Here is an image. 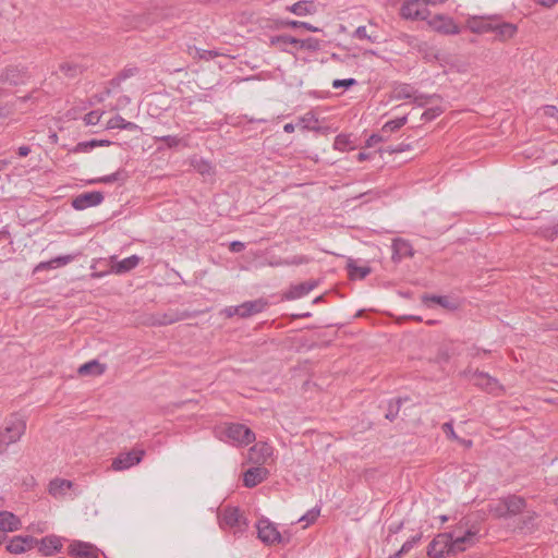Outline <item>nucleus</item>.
<instances>
[{
    "label": "nucleus",
    "mask_w": 558,
    "mask_h": 558,
    "mask_svg": "<svg viewBox=\"0 0 558 558\" xmlns=\"http://www.w3.org/2000/svg\"><path fill=\"white\" fill-rule=\"evenodd\" d=\"M283 24L286 26L293 27V28L303 27V28H305V29H307L310 32H313V33H317V32L320 31L318 27L313 26L310 23L301 22V21L288 20V21L283 22Z\"/></svg>",
    "instance_id": "nucleus-43"
},
{
    "label": "nucleus",
    "mask_w": 558,
    "mask_h": 558,
    "mask_svg": "<svg viewBox=\"0 0 558 558\" xmlns=\"http://www.w3.org/2000/svg\"><path fill=\"white\" fill-rule=\"evenodd\" d=\"M72 482L63 478H54L49 483V493L53 497H60L72 487Z\"/></svg>",
    "instance_id": "nucleus-25"
},
{
    "label": "nucleus",
    "mask_w": 558,
    "mask_h": 558,
    "mask_svg": "<svg viewBox=\"0 0 558 558\" xmlns=\"http://www.w3.org/2000/svg\"><path fill=\"white\" fill-rule=\"evenodd\" d=\"M26 430V422L22 417H11L2 432H0V453L4 452L11 444L21 439Z\"/></svg>",
    "instance_id": "nucleus-2"
},
{
    "label": "nucleus",
    "mask_w": 558,
    "mask_h": 558,
    "mask_svg": "<svg viewBox=\"0 0 558 558\" xmlns=\"http://www.w3.org/2000/svg\"><path fill=\"white\" fill-rule=\"evenodd\" d=\"M347 268L349 276L352 279H364L371 274V268L368 266H357L352 259H349Z\"/></svg>",
    "instance_id": "nucleus-30"
},
{
    "label": "nucleus",
    "mask_w": 558,
    "mask_h": 558,
    "mask_svg": "<svg viewBox=\"0 0 558 558\" xmlns=\"http://www.w3.org/2000/svg\"><path fill=\"white\" fill-rule=\"evenodd\" d=\"M506 501V511L508 512V518L518 515L523 512L526 507V501L523 497L518 495H508L505 496Z\"/></svg>",
    "instance_id": "nucleus-17"
},
{
    "label": "nucleus",
    "mask_w": 558,
    "mask_h": 558,
    "mask_svg": "<svg viewBox=\"0 0 558 558\" xmlns=\"http://www.w3.org/2000/svg\"><path fill=\"white\" fill-rule=\"evenodd\" d=\"M423 302L427 305L429 303L438 304L445 308H454L452 302L447 296H440V295H424L422 298Z\"/></svg>",
    "instance_id": "nucleus-34"
},
{
    "label": "nucleus",
    "mask_w": 558,
    "mask_h": 558,
    "mask_svg": "<svg viewBox=\"0 0 558 558\" xmlns=\"http://www.w3.org/2000/svg\"><path fill=\"white\" fill-rule=\"evenodd\" d=\"M317 123V118L312 113H306L299 120V124H301L304 130L318 131L319 128L316 126Z\"/></svg>",
    "instance_id": "nucleus-39"
},
{
    "label": "nucleus",
    "mask_w": 558,
    "mask_h": 558,
    "mask_svg": "<svg viewBox=\"0 0 558 558\" xmlns=\"http://www.w3.org/2000/svg\"><path fill=\"white\" fill-rule=\"evenodd\" d=\"M400 40H402L404 44H407L408 46H410L411 48H413V49H415L417 51H423L426 48V44L425 43L421 41L415 36H412V35H409V34L401 35L400 36Z\"/></svg>",
    "instance_id": "nucleus-37"
},
{
    "label": "nucleus",
    "mask_w": 558,
    "mask_h": 558,
    "mask_svg": "<svg viewBox=\"0 0 558 558\" xmlns=\"http://www.w3.org/2000/svg\"><path fill=\"white\" fill-rule=\"evenodd\" d=\"M144 454L145 451L142 449H133L129 452L120 453L117 458L113 459L111 469L113 471L128 470L131 466L138 464L142 461Z\"/></svg>",
    "instance_id": "nucleus-7"
},
{
    "label": "nucleus",
    "mask_w": 558,
    "mask_h": 558,
    "mask_svg": "<svg viewBox=\"0 0 558 558\" xmlns=\"http://www.w3.org/2000/svg\"><path fill=\"white\" fill-rule=\"evenodd\" d=\"M242 515L238 508H226L222 513L221 523L229 527H234L240 524Z\"/></svg>",
    "instance_id": "nucleus-26"
},
{
    "label": "nucleus",
    "mask_w": 558,
    "mask_h": 558,
    "mask_svg": "<svg viewBox=\"0 0 558 558\" xmlns=\"http://www.w3.org/2000/svg\"><path fill=\"white\" fill-rule=\"evenodd\" d=\"M400 14L405 20H425L428 10L421 0H405L400 9Z\"/></svg>",
    "instance_id": "nucleus-8"
},
{
    "label": "nucleus",
    "mask_w": 558,
    "mask_h": 558,
    "mask_svg": "<svg viewBox=\"0 0 558 558\" xmlns=\"http://www.w3.org/2000/svg\"><path fill=\"white\" fill-rule=\"evenodd\" d=\"M225 313L228 317H232L234 315L240 316V305L236 306H228L225 310Z\"/></svg>",
    "instance_id": "nucleus-60"
},
{
    "label": "nucleus",
    "mask_w": 558,
    "mask_h": 558,
    "mask_svg": "<svg viewBox=\"0 0 558 558\" xmlns=\"http://www.w3.org/2000/svg\"><path fill=\"white\" fill-rule=\"evenodd\" d=\"M71 260H72V256H70V255L59 256L49 262L40 263L37 266V269H48V268H51L54 264H57V266H64L68 263H70Z\"/></svg>",
    "instance_id": "nucleus-38"
},
{
    "label": "nucleus",
    "mask_w": 558,
    "mask_h": 558,
    "mask_svg": "<svg viewBox=\"0 0 558 558\" xmlns=\"http://www.w3.org/2000/svg\"><path fill=\"white\" fill-rule=\"evenodd\" d=\"M450 356H451V353L448 348H440L437 353L436 361L438 363L448 362Z\"/></svg>",
    "instance_id": "nucleus-56"
},
{
    "label": "nucleus",
    "mask_w": 558,
    "mask_h": 558,
    "mask_svg": "<svg viewBox=\"0 0 558 558\" xmlns=\"http://www.w3.org/2000/svg\"><path fill=\"white\" fill-rule=\"evenodd\" d=\"M317 287V281L311 280L302 283L291 286L289 291L284 294L287 300H296L308 294L313 289Z\"/></svg>",
    "instance_id": "nucleus-16"
},
{
    "label": "nucleus",
    "mask_w": 558,
    "mask_h": 558,
    "mask_svg": "<svg viewBox=\"0 0 558 558\" xmlns=\"http://www.w3.org/2000/svg\"><path fill=\"white\" fill-rule=\"evenodd\" d=\"M353 37H355L357 39H367L371 43H375L376 38H377L376 36L369 35L367 33L366 26H359L355 29Z\"/></svg>",
    "instance_id": "nucleus-48"
},
{
    "label": "nucleus",
    "mask_w": 558,
    "mask_h": 558,
    "mask_svg": "<svg viewBox=\"0 0 558 558\" xmlns=\"http://www.w3.org/2000/svg\"><path fill=\"white\" fill-rule=\"evenodd\" d=\"M350 135L339 134L336 136L333 142V148L339 151H345L348 149H354Z\"/></svg>",
    "instance_id": "nucleus-33"
},
{
    "label": "nucleus",
    "mask_w": 558,
    "mask_h": 558,
    "mask_svg": "<svg viewBox=\"0 0 558 558\" xmlns=\"http://www.w3.org/2000/svg\"><path fill=\"white\" fill-rule=\"evenodd\" d=\"M267 474L268 471L265 468H251L244 473L243 484L248 488L255 487L266 478Z\"/></svg>",
    "instance_id": "nucleus-15"
},
{
    "label": "nucleus",
    "mask_w": 558,
    "mask_h": 558,
    "mask_svg": "<svg viewBox=\"0 0 558 558\" xmlns=\"http://www.w3.org/2000/svg\"><path fill=\"white\" fill-rule=\"evenodd\" d=\"M296 46L308 50H316L320 45L318 39L310 37L307 39H300Z\"/></svg>",
    "instance_id": "nucleus-45"
},
{
    "label": "nucleus",
    "mask_w": 558,
    "mask_h": 558,
    "mask_svg": "<svg viewBox=\"0 0 558 558\" xmlns=\"http://www.w3.org/2000/svg\"><path fill=\"white\" fill-rule=\"evenodd\" d=\"M429 25L434 31L444 35H457L460 33L459 26L449 16L436 15L430 20Z\"/></svg>",
    "instance_id": "nucleus-10"
},
{
    "label": "nucleus",
    "mask_w": 558,
    "mask_h": 558,
    "mask_svg": "<svg viewBox=\"0 0 558 558\" xmlns=\"http://www.w3.org/2000/svg\"><path fill=\"white\" fill-rule=\"evenodd\" d=\"M356 83H357V82H356V80H355V78H344V80H339V78H337V80H335V81L332 82V87H333V88H336V89H338V88H342V87H343V88H349V87H351V86L356 85Z\"/></svg>",
    "instance_id": "nucleus-50"
},
{
    "label": "nucleus",
    "mask_w": 558,
    "mask_h": 558,
    "mask_svg": "<svg viewBox=\"0 0 558 558\" xmlns=\"http://www.w3.org/2000/svg\"><path fill=\"white\" fill-rule=\"evenodd\" d=\"M230 250L234 253H239L241 251L244 250V243L240 242V241H233L231 244H230Z\"/></svg>",
    "instance_id": "nucleus-63"
},
{
    "label": "nucleus",
    "mask_w": 558,
    "mask_h": 558,
    "mask_svg": "<svg viewBox=\"0 0 558 558\" xmlns=\"http://www.w3.org/2000/svg\"><path fill=\"white\" fill-rule=\"evenodd\" d=\"M260 453H262L263 459H266V458H268V457H270V456H271V453H272V449H271V447H270V446H268L267 444H263V445L260 446Z\"/></svg>",
    "instance_id": "nucleus-62"
},
{
    "label": "nucleus",
    "mask_w": 558,
    "mask_h": 558,
    "mask_svg": "<svg viewBox=\"0 0 558 558\" xmlns=\"http://www.w3.org/2000/svg\"><path fill=\"white\" fill-rule=\"evenodd\" d=\"M257 537L265 545L288 544L291 534L288 532L280 533L276 523L268 518H260L256 523Z\"/></svg>",
    "instance_id": "nucleus-1"
},
{
    "label": "nucleus",
    "mask_w": 558,
    "mask_h": 558,
    "mask_svg": "<svg viewBox=\"0 0 558 558\" xmlns=\"http://www.w3.org/2000/svg\"><path fill=\"white\" fill-rule=\"evenodd\" d=\"M287 10L298 16H305L315 13V5L312 1H298L292 5L287 7Z\"/></svg>",
    "instance_id": "nucleus-24"
},
{
    "label": "nucleus",
    "mask_w": 558,
    "mask_h": 558,
    "mask_svg": "<svg viewBox=\"0 0 558 558\" xmlns=\"http://www.w3.org/2000/svg\"><path fill=\"white\" fill-rule=\"evenodd\" d=\"M69 555L75 558H98L97 548L89 543L76 541L69 546Z\"/></svg>",
    "instance_id": "nucleus-11"
},
{
    "label": "nucleus",
    "mask_w": 558,
    "mask_h": 558,
    "mask_svg": "<svg viewBox=\"0 0 558 558\" xmlns=\"http://www.w3.org/2000/svg\"><path fill=\"white\" fill-rule=\"evenodd\" d=\"M395 96L397 99H411L418 106H425L432 96L416 95L414 88L408 84H402L395 89Z\"/></svg>",
    "instance_id": "nucleus-13"
},
{
    "label": "nucleus",
    "mask_w": 558,
    "mask_h": 558,
    "mask_svg": "<svg viewBox=\"0 0 558 558\" xmlns=\"http://www.w3.org/2000/svg\"><path fill=\"white\" fill-rule=\"evenodd\" d=\"M267 265L270 267H281L287 266L286 258H274L267 262Z\"/></svg>",
    "instance_id": "nucleus-61"
},
{
    "label": "nucleus",
    "mask_w": 558,
    "mask_h": 558,
    "mask_svg": "<svg viewBox=\"0 0 558 558\" xmlns=\"http://www.w3.org/2000/svg\"><path fill=\"white\" fill-rule=\"evenodd\" d=\"M408 121L407 116L386 122L381 128L383 134H389L402 128Z\"/></svg>",
    "instance_id": "nucleus-35"
},
{
    "label": "nucleus",
    "mask_w": 558,
    "mask_h": 558,
    "mask_svg": "<svg viewBox=\"0 0 558 558\" xmlns=\"http://www.w3.org/2000/svg\"><path fill=\"white\" fill-rule=\"evenodd\" d=\"M466 27L475 34H484L492 32L493 29V21L487 17H477L473 16L468 19Z\"/></svg>",
    "instance_id": "nucleus-18"
},
{
    "label": "nucleus",
    "mask_w": 558,
    "mask_h": 558,
    "mask_svg": "<svg viewBox=\"0 0 558 558\" xmlns=\"http://www.w3.org/2000/svg\"><path fill=\"white\" fill-rule=\"evenodd\" d=\"M320 513V509L319 508H313L311 510H308L304 515H302L299 521L300 522H306V525L307 524H311L313 522L316 521V519L318 518Z\"/></svg>",
    "instance_id": "nucleus-47"
},
{
    "label": "nucleus",
    "mask_w": 558,
    "mask_h": 558,
    "mask_svg": "<svg viewBox=\"0 0 558 558\" xmlns=\"http://www.w3.org/2000/svg\"><path fill=\"white\" fill-rule=\"evenodd\" d=\"M412 247L410 243L402 239H396L392 242V259L400 260L403 257L412 256Z\"/></svg>",
    "instance_id": "nucleus-23"
},
{
    "label": "nucleus",
    "mask_w": 558,
    "mask_h": 558,
    "mask_svg": "<svg viewBox=\"0 0 558 558\" xmlns=\"http://www.w3.org/2000/svg\"><path fill=\"white\" fill-rule=\"evenodd\" d=\"M441 112L442 110L439 107L429 108L422 113V120L432 121L435 118H437Z\"/></svg>",
    "instance_id": "nucleus-51"
},
{
    "label": "nucleus",
    "mask_w": 558,
    "mask_h": 558,
    "mask_svg": "<svg viewBox=\"0 0 558 558\" xmlns=\"http://www.w3.org/2000/svg\"><path fill=\"white\" fill-rule=\"evenodd\" d=\"M31 153V148L28 146H20L17 149V155L20 157H26Z\"/></svg>",
    "instance_id": "nucleus-64"
},
{
    "label": "nucleus",
    "mask_w": 558,
    "mask_h": 558,
    "mask_svg": "<svg viewBox=\"0 0 558 558\" xmlns=\"http://www.w3.org/2000/svg\"><path fill=\"white\" fill-rule=\"evenodd\" d=\"M475 377H476V385L478 386H484L488 389H493V387L497 384V381L489 377L487 374H484V373H478L476 372L475 373Z\"/></svg>",
    "instance_id": "nucleus-42"
},
{
    "label": "nucleus",
    "mask_w": 558,
    "mask_h": 558,
    "mask_svg": "<svg viewBox=\"0 0 558 558\" xmlns=\"http://www.w3.org/2000/svg\"><path fill=\"white\" fill-rule=\"evenodd\" d=\"M451 542L447 534L440 533L436 535L427 546V556L429 558H446L452 555Z\"/></svg>",
    "instance_id": "nucleus-6"
},
{
    "label": "nucleus",
    "mask_w": 558,
    "mask_h": 558,
    "mask_svg": "<svg viewBox=\"0 0 558 558\" xmlns=\"http://www.w3.org/2000/svg\"><path fill=\"white\" fill-rule=\"evenodd\" d=\"M488 511L492 515L498 519L508 518V512L506 511V501L505 497H501L497 500L492 501L488 505Z\"/></svg>",
    "instance_id": "nucleus-29"
},
{
    "label": "nucleus",
    "mask_w": 558,
    "mask_h": 558,
    "mask_svg": "<svg viewBox=\"0 0 558 558\" xmlns=\"http://www.w3.org/2000/svg\"><path fill=\"white\" fill-rule=\"evenodd\" d=\"M60 71L68 77L74 78L78 76L83 69L80 64L65 62L60 65Z\"/></svg>",
    "instance_id": "nucleus-36"
},
{
    "label": "nucleus",
    "mask_w": 558,
    "mask_h": 558,
    "mask_svg": "<svg viewBox=\"0 0 558 558\" xmlns=\"http://www.w3.org/2000/svg\"><path fill=\"white\" fill-rule=\"evenodd\" d=\"M541 110L543 111V114L545 117L558 118V109L556 106L546 105V106L542 107Z\"/></svg>",
    "instance_id": "nucleus-57"
},
{
    "label": "nucleus",
    "mask_w": 558,
    "mask_h": 558,
    "mask_svg": "<svg viewBox=\"0 0 558 558\" xmlns=\"http://www.w3.org/2000/svg\"><path fill=\"white\" fill-rule=\"evenodd\" d=\"M226 434L230 440L240 446H247L255 440V434L248 427L239 423L230 424Z\"/></svg>",
    "instance_id": "nucleus-4"
},
{
    "label": "nucleus",
    "mask_w": 558,
    "mask_h": 558,
    "mask_svg": "<svg viewBox=\"0 0 558 558\" xmlns=\"http://www.w3.org/2000/svg\"><path fill=\"white\" fill-rule=\"evenodd\" d=\"M121 172L120 171H117L114 173H111L109 175H105V177H101V178H98V179H95L93 181H90L92 183H105V184H109V183H113L116 181H119L121 180Z\"/></svg>",
    "instance_id": "nucleus-49"
},
{
    "label": "nucleus",
    "mask_w": 558,
    "mask_h": 558,
    "mask_svg": "<svg viewBox=\"0 0 558 558\" xmlns=\"http://www.w3.org/2000/svg\"><path fill=\"white\" fill-rule=\"evenodd\" d=\"M191 166L202 175L213 174L211 163L202 157H197V156L192 157Z\"/></svg>",
    "instance_id": "nucleus-31"
},
{
    "label": "nucleus",
    "mask_w": 558,
    "mask_h": 558,
    "mask_svg": "<svg viewBox=\"0 0 558 558\" xmlns=\"http://www.w3.org/2000/svg\"><path fill=\"white\" fill-rule=\"evenodd\" d=\"M421 539V534L412 536L410 539L403 543L400 550L401 553L408 554Z\"/></svg>",
    "instance_id": "nucleus-52"
},
{
    "label": "nucleus",
    "mask_w": 558,
    "mask_h": 558,
    "mask_svg": "<svg viewBox=\"0 0 558 558\" xmlns=\"http://www.w3.org/2000/svg\"><path fill=\"white\" fill-rule=\"evenodd\" d=\"M385 141V137L383 134H372L367 141H366V146L367 147H372L374 145H376L377 143L379 142H383Z\"/></svg>",
    "instance_id": "nucleus-58"
},
{
    "label": "nucleus",
    "mask_w": 558,
    "mask_h": 558,
    "mask_svg": "<svg viewBox=\"0 0 558 558\" xmlns=\"http://www.w3.org/2000/svg\"><path fill=\"white\" fill-rule=\"evenodd\" d=\"M137 128H138L137 124L124 120L119 114L112 117L107 122V129H120V130L135 131Z\"/></svg>",
    "instance_id": "nucleus-28"
},
{
    "label": "nucleus",
    "mask_w": 558,
    "mask_h": 558,
    "mask_svg": "<svg viewBox=\"0 0 558 558\" xmlns=\"http://www.w3.org/2000/svg\"><path fill=\"white\" fill-rule=\"evenodd\" d=\"M106 367L100 364L98 361L93 360L89 361L78 367V374L82 376L86 375H101L104 374Z\"/></svg>",
    "instance_id": "nucleus-27"
},
{
    "label": "nucleus",
    "mask_w": 558,
    "mask_h": 558,
    "mask_svg": "<svg viewBox=\"0 0 558 558\" xmlns=\"http://www.w3.org/2000/svg\"><path fill=\"white\" fill-rule=\"evenodd\" d=\"M400 405H401V399H396V400L389 401L388 410L385 414V417L391 422L393 420H396V417L398 416L399 411H400Z\"/></svg>",
    "instance_id": "nucleus-41"
},
{
    "label": "nucleus",
    "mask_w": 558,
    "mask_h": 558,
    "mask_svg": "<svg viewBox=\"0 0 558 558\" xmlns=\"http://www.w3.org/2000/svg\"><path fill=\"white\" fill-rule=\"evenodd\" d=\"M156 141L165 143L166 146L169 148L177 147L182 143H184L185 146L187 145L184 138L179 137L177 135L158 136L156 137Z\"/></svg>",
    "instance_id": "nucleus-40"
},
{
    "label": "nucleus",
    "mask_w": 558,
    "mask_h": 558,
    "mask_svg": "<svg viewBox=\"0 0 558 558\" xmlns=\"http://www.w3.org/2000/svg\"><path fill=\"white\" fill-rule=\"evenodd\" d=\"M409 149H411V145L410 144L401 143V144H398L396 146H388L385 151H387L389 154H395V153H403V151L409 150Z\"/></svg>",
    "instance_id": "nucleus-55"
},
{
    "label": "nucleus",
    "mask_w": 558,
    "mask_h": 558,
    "mask_svg": "<svg viewBox=\"0 0 558 558\" xmlns=\"http://www.w3.org/2000/svg\"><path fill=\"white\" fill-rule=\"evenodd\" d=\"M466 527H470L468 522H459L450 532H446L448 538L450 542H453L456 539V536H463V532Z\"/></svg>",
    "instance_id": "nucleus-44"
},
{
    "label": "nucleus",
    "mask_w": 558,
    "mask_h": 558,
    "mask_svg": "<svg viewBox=\"0 0 558 558\" xmlns=\"http://www.w3.org/2000/svg\"><path fill=\"white\" fill-rule=\"evenodd\" d=\"M300 39L294 38L290 35H279L270 38V43L272 46L279 47L282 50H286L289 45L296 46Z\"/></svg>",
    "instance_id": "nucleus-32"
},
{
    "label": "nucleus",
    "mask_w": 558,
    "mask_h": 558,
    "mask_svg": "<svg viewBox=\"0 0 558 558\" xmlns=\"http://www.w3.org/2000/svg\"><path fill=\"white\" fill-rule=\"evenodd\" d=\"M104 201L101 192L93 191L77 195L72 201V207L76 210H84L89 207L97 206Z\"/></svg>",
    "instance_id": "nucleus-9"
},
{
    "label": "nucleus",
    "mask_w": 558,
    "mask_h": 558,
    "mask_svg": "<svg viewBox=\"0 0 558 558\" xmlns=\"http://www.w3.org/2000/svg\"><path fill=\"white\" fill-rule=\"evenodd\" d=\"M480 529L475 525L471 527H466L463 532V536H456V539L451 542V553L452 555H457L458 553H462L468 548L472 547L478 541Z\"/></svg>",
    "instance_id": "nucleus-5"
},
{
    "label": "nucleus",
    "mask_w": 558,
    "mask_h": 558,
    "mask_svg": "<svg viewBox=\"0 0 558 558\" xmlns=\"http://www.w3.org/2000/svg\"><path fill=\"white\" fill-rule=\"evenodd\" d=\"M517 31V25L512 23H493L492 32L496 34V37L499 40H507L512 38L515 35Z\"/></svg>",
    "instance_id": "nucleus-21"
},
{
    "label": "nucleus",
    "mask_w": 558,
    "mask_h": 558,
    "mask_svg": "<svg viewBox=\"0 0 558 558\" xmlns=\"http://www.w3.org/2000/svg\"><path fill=\"white\" fill-rule=\"evenodd\" d=\"M102 116V112L98 110H93L88 113H86L83 118L86 125H96Z\"/></svg>",
    "instance_id": "nucleus-46"
},
{
    "label": "nucleus",
    "mask_w": 558,
    "mask_h": 558,
    "mask_svg": "<svg viewBox=\"0 0 558 558\" xmlns=\"http://www.w3.org/2000/svg\"><path fill=\"white\" fill-rule=\"evenodd\" d=\"M36 543L33 536H14L7 545V550L11 554H23L32 549Z\"/></svg>",
    "instance_id": "nucleus-12"
},
{
    "label": "nucleus",
    "mask_w": 558,
    "mask_h": 558,
    "mask_svg": "<svg viewBox=\"0 0 558 558\" xmlns=\"http://www.w3.org/2000/svg\"><path fill=\"white\" fill-rule=\"evenodd\" d=\"M27 78L28 75L24 68L9 65L0 73V88L2 90L7 86L24 84Z\"/></svg>",
    "instance_id": "nucleus-3"
},
{
    "label": "nucleus",
    "mask_w": 558,
    "mask_h": 558,
    "mask_svg": "<svg viewBox=\"0 0 558 558\" xmlns=\"http://www.w3.org/2000/svg\"><path fill=\"white\" fill-rule=\"evenodd\" d=\"M62 544L57 536H46L40 541L39 550L45 556H51L54 553L60 551Z\"/></svg>",
    "instance_id": "nucleus-22"
},
{
    "label": "nucleus",
    "mask_w": 558,
    "mask_h": 558,
    "mask_svg": "<svg viewBox=\"0 0 558 558\" xmlns=\"http://www.w3.org/2000/svg\"><path fill=\"white\" fill-rule=\"evenodd\" d=\"M21 526V520L12 512L0 511V530L2 532H14Z\"/></svg>",
    "instance_id": "nucleus-19"
},
{
    "label": "nucleus",
    "mask_w": 558,
    "mask_h": 558,
    "mask_svg": "<svg viewBox=\"0 0 558 558\" xmlns=\"http://www.w3.org/2000/svg\"><path fill=\"white\" fill-rule=\"evenodd\" d=\"M308 262H310V258L304 255H295L293 257L286 258L287 266H298V265L307 264Z\"/></svg>",
    "instance_id": "nucleus-54"
},
{
    "label": "nucleus",
    "mask_w": 558,
    "mask_h": 558,
    "mask_svg": "<svg viewBox=\"0 0 558 558\" xmlns=\"http://www.w3.org/2000/svg\"><path fill=\"white\" fill-rule=\"evenodd\" d=\"M95 147V140L81 142L73 148V153H87Z\"/></svg>",
    "instance_id": "nucleus-53"
},
{
    "label": "nucleus",
    "mask_w": 558,
    "mask_h": 558,
    "mask_svg": "<svg viewBox=\"0 0 558 558\" xmlns=\"http://www.w3.org/2000/svg\"><path fill=\"white\" fill-rule=\"evenodd\" d=\"M141 258L137 255L129 256L122 260L111 264V271L121 275L134 269L140 264Z\"/></svg>",
    "instance_id": "nucleus-20"
},
{
    "label": "nucleus",
    "mask_w": 558,
    "mask_h": 558,
    "mask_svg": "<svg viewBox=\"0 0 558 558\" xmlns=\"http://www.w3.org/2000/svg\"><path fill=\"white\" fill-rule=\"evenodd\" d=\"M267 304V301L264 299L246 301L240 304V317L247 318L255 314L262 313L266 308Z\"/></svg>",
    "instance_id": "nucleus-14"
},
{
    "label": "nucleus",
    "mask_w": 558,
    "mask_h": 558,
    "mask_svg": "<svg viewBox=\"0 0 558 558\" xmlns=\"http://www.w3.org/2000/svg\"><path fill=\"white\" fill-rule=\"evenodd\" d=\"M442 430L445 432V434L448 436V437H451V438H457V435L454 433V429H453V425L451 422H447L442 425Z\"/></svg>",
    "instance_id": "nucleus-59"
}]
</instances>
